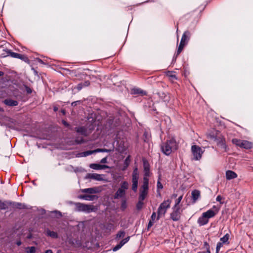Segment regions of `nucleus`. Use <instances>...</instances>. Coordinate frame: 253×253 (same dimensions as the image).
<instances>
[{"instance_id":"nucleus-25","label":"nucleus","mask_w":253,"mask_h":253,"mask_svg":"<svg viewBox=\"0 0 253 253\" xmlns=\"http://www.w3.org/2000/svg\"><path fill=\"white\" fill-rule=\"evenodd\" d=\"M98 192V190L96 187L85 188L82 190V192L89 194L96 193Z\"/></svg>"},{"instance_id":"nucleus-1","label":"nucleus","mask_w":253,"mask_h":253,"mask_svg":"<svg viewBox=\"0 0 253 253\" xmlns=\"http://www.w3.org/2000/svg\"><path fill=\"white\" fill-rule=\"evenodd\" d=\"M161 150L165 155L169 156L173 151L176 150L178 146L175 139L171 138L166 142L162 143L160 145Z\"/></svg>"},{"instance_id":"nucleus-47","label":"nucleus","mask_w":253,"mask_h":253,"mask_svg":"<svg viewBox=\"0 0 253 253\" xmlns=\"http://www.w3.org/2000/svg\"><path fill=\"white\" fill-rule=\"evenodd\" d=\"M222 199V198L220 195H218L216 198V201L219 202L221 204H223V202L221 201Z\"/></svg>"},{"instance_id":"nucleus-22","label":"nucleus","mask_w":253,"mask_h":253,"mask_svg":"<svg viewBox=\"0 0 253 253\" xmlns=\"http://www.w3.org/2000/svg\"><path fill=\"white\" fill-rule=\"evenodd\" d=\"M192 199L194 203H195L200 197V192L198 190H194L192 192Z\"/></svg>"},{"instance_id":"nucleus-6","label":"nucleus","mask_w":253,"mask_h":253,"mask_svg":"<svg viewBox=\"0 0 253 253\" xmlns=\"http://www.w3.org/2000/svg\"><path fill=\"white\" fill-rule=\"evenodd\" d=\"M232 143L237 146L245 149H250L252 147V143L247 140H242L237 138L233 139Z\"/></svg>"},{"instance_id":"nucleus-60","label":"nucleus","mask_w":253,"mask_h":253,"mask_svg":"<svg viewBox=\"0 0 253 253\" xmlns=\"http://www.w3.org/2000/svg\"><path fill=\"white\" fill-rule=\"evenodd\" d=\"M58 110V108L57 106H53V110L54 112L57 111Z\"/></svg>"},{"instance_id":"nucleus-28","label":"nucleus","mask_w":253,"mask_h":253,"mask_svg":"<svg viewBox=\"0 0 253 253\" xmlns=\"http://www.w3.org/2000/svg\"><path fill=\"white\" fill-rule=\"evenodd\" d=\"M230 238V235L228 233L226 234L223 237H221L220 239V241L222 242V243L225 244H229V239Z\"/></svg>"},{"instance_id":"nucleus-5","label":"nucleus","mask_w":253,"mask_h":253,"mask_svg":"<svg viewBox=\"0 0 253 253\" xmlns=\"http://www.w3.org/2000/svg\"><path fill=\"white\" fill-rule=\"evenodd\" d=\"M191 152L193 156V160L199 161L201 159L204 151L199 146L193 145L191 146Z\"/></svg>"},{"instance_id":"nucleus-18","label":"nucleus","mask_w":253,"mask_h":253,"mask_svg":"<svg viewBox=\"0 0 253 253\" xmlns=\"http://www.w3.org/2000/svg\"><path fill=\"white\" fill-rule=\"evenodd\" d=\"M75 130L77 132L80 133L84 136H86L88 135L87 128L85 126L76 127L75 128Z\"/></svg>"},{"instance_id":"nucleus-49","label":"nucleus","mask_w":253,"mask_h":253,"mask_svg":"<svg viewBox=\"0 0 253 253\" xmlns=\"http://www.w3.org/2000/svg\"><path fill=\"white\" fill-rule=\"evenodd\" d=\"M223 243H222V242H219L217 243L216 245V248L217 249V250H220V248L222 247Z\"/></svg>"},{"instance_id":"nucleus-2","label":"nucleus","mask_w":253,"mask_h":253,"mask_svg":"<svg viewBox=\"0 0 253 253\" xmlns=\"http://www.w3.org/2000/svg\"><path fill=\"white\" fill-rule=\"evenodd\" d=\"M129 184L127 181H124L121 182L120 187L118 189L114 195L115 199L125 198L126 191L128 189Z\"/></svg>"},{"instance_id":"nucleus-13","label":"nucleus","mask_w":253,"mask_h":253,"mask_svg":"<svg viewBox=\"0 0 253 253\" xmlns=\"http://www.w3.org/2000/svg\"><path fill=\"white\" fill-rule=\"evenodd\" d=\"M143 165L144 169V175L145 176H150V166L147 160L143 159Z\"/></svg>"},{"instance_id":"nucleus-59","label":"nucleus","mask_w":253,"mask_h":253,"mask_svg":"<svg viewBox=\"0 0 253 253\" xmlns=\"http://www.w3.org/2000/svg\"><path fill=\"white\" fill-rule=\"evenodd\" d=\"M16 244L18 246H19L22 244V242L20 240H18L16 241Z\"/></svg>"},{"instance_id":"nucleus-43","label":"nucleus","mask_w":253,"mask_h":253,"mask_svg":"<svg viewBox=\"0 0 253 253\" xmlns=\"http://www.w3.org/2000/svg\"><path fill=\"white\" fill-rule=\"evenodd\" d=\"M204 248L206 249V251H210V245L206 241L204 242Z\"/></svg>"},{"instance_id":"nucleus-46","label":"nucleus","mask_w":253,"mask_h":253,"mask_svg":"<svg viewBox=\"0 0 253 253\" xmlns=\"http://www.w3.org/2000/svg\"><path fill=\"white\" fill-rule=\"evenodd\" d=\"M25 90L28 94H30L32 92V89L28 86H25Z\"/></svg>"},{"instance_id":"nucleus-16","label":"nucleus","mask_w":253,"mask_h":253,"mask_svg":"<svg viewBox=\"0 0 253 253\" xmlns=\"http://www.w3.org/2000/svg\"><path fill=\"white\" fill-rule=\"evenodd\" d=\"M89 168L96 170H101L108 168V166L105 165H100L98 164H91L89 165Z\"/></svg>"},{"instance_id":"nucleus-27","label":"nucleus","mask_w":253,"mask_h":253,"mask_svg":"<svg viewBox=\"0 0 253 253\" xmlns=\"http://www.w3.org/2000/svg\"><path fill=\"white\" fill-rule=\"evenodd\" d=\"M46 233L47 236L54 239H57L58 237V234L56 232L50 231L48 229L46 230Z\"/></svg>"},{"instance_id":"nucleus-20","label":"nucleus","mask_w":253,"mask_h":253,"mask_svg":"<svg viewBox=\"0 0 253 253\" xmlns=\"http://www.w3.org/2000/svg\"><path fill=\"white\" fill-rule=\"evenodd\" d=\"M209 222V219L204 216V214L199 217L197 222L200 226H203L207 224Z\"/></svg>"},{"instance_id":"nucleus-14","label":"nucleus","mask_w":253,"mask_h":253,"mask_svg":"<svg viewBox=\"0 0 253 253\" xmlns=\"http://www.w3.org/2000/svg\"><path fill=\"white\" fill-rule=\"evenodd\" d=\"M129 236H127V237L123 239L120 241V242L118 244H117L116 246L113 248L112 251L113 252L117 251L118 250L120 249L125 244L127 243L129 241Z\"/></svg>"},{"instance_id":"nucleus-4","label":"nucleus","mask_w":253,"mask_h":253,"mask_svg":"<svg viewBox=\"0 0 253 253\" xmlns=\"http://www.w3.org/2000/svg\"><path fill=\"white\" fill-rule=\"evenodd\" d=\"M76 209L77 211H82L85 213H90L92 211H95L96 209L93 205H86L81 203H77L75 204Z\"/></svg>"},{"instance_id":"nucleus-55","label":"nucleus","mask_w":253,"mask_h":253,"mask_svg":"<svg viewBox=\"0 0 253 253\" xmlns=\"http://www.w3.org/2000/svg\"><path fill=\"white\" fill-rule=\"evenodd\" d=\"M107 162V158L105 157L103 159H102L100 161V163L102 164H105Z\"/></svg>"},{"instance_id":"nucleus-33","label":"nucleus","mask_w":253,"mask_h":253,"mask_svg":"<svg viewBox=\"0 0 253 253\" xmlns=\"http://www.w3.org/2000/svg\"><path fill=\"white\" fill-rule=\"evenodd\" d=\"M127 208V203L126 198L122 199L121 204V209L122 211H124Z\"/></svg>"},{"instance_id":"nucleus-36","label":"nucleus","mask_w":253,"mask_h":253,"mask_svg":"<svg viewBox=\"0 0 253 253\" xmlns=\"http://www.w3.org/2000/svg\"><path fill=\"white\" fill-rule=\"evenodd\" d=\"M185 44L180 42L179 45L178 47V49H177V50L176 53V56L178 55L180 53V52L183 50V48L184 46H185Z\"/></svg>"},{"instance_id":"nucleus-58","label":"nucleus","mask_w":253,"mask_h":253,"mask_svg":"<svg viewBox=\"0 0 253 253\" xmlns=\"http://www.w3.org/2000/svg\"><path fill=\"white\" fill-rule=\"evenodd\" d=\"M83 84V86H87L90 84V82L88 81H85Z\"/></svg>"},{"instance_id":"nucleus-61","label":"nucleus","mask_w":253,"mask_h":253,"mask_svg":"<svg viewBox=\"0 0 253 253\" xmlns=\"http://www.w3.org/2000/svg\"><path fill=\"white\" fill-rule=\"evenodd\" d=\"M37 60L39 63H41V64H43V62L42 59H41L40 58H37Z\"/></svg>"},{"instance_id":"nucleus-15","label":"nucleus","mask_w":253,"mask_h":253,"mask_svg":"<svg viewBox=\"0 0 253 253\" xmlns=\"http://www.w3.org/2000/svg\"><path fill=\"white\" fill-rule=\"evenodd\" d=\"M86 179H92L97 181L103 180L102 175L97 173H87L85 177Z\"/></svg>"},{"instance_id":"nucleus-40","label":"nucleus","mask_w":253,"mask_h":253,"mask_svg":"<svg viewBox=\"0 0 253 253\" xmlns=\"http://www.w3.org/2000/svg\"><path fill=\"white\" fill-rule=\"evenodd\" d=\"M95 153L97 152H111V150L106 149H96L95 150Z\"/></svg>"},{"instance_id":"nucleus-23","label":"nucleus","mask_w":253,"mask_h":253,"mask_svg":"<svg viewBox=\"0 0 253 253\" xmlns=\"http://www.w3.org/2000/svg\"><path fill=\"white\" fill-rule=\"evenodd\" d=\"M3 103L8 106H16L18 104L17 101L11 99H6L3 101Z\"/></svg>"},{"instance_id":"nucleus-10","label":"nucleus","mask_w":253,"mask_h":253,"mask_svg":"<svg viewBox=\"0 0 253 253\" xmlns=\"http://www.w3.org/2000/svg\"><path fill=\"white\" fill-rule=\"evenodd\" d=\"M6 126L14 130L19 129V125L18 122L14 119L9 118L8 122L6 124Z\"/></svg>"},{"instance_id":"nucleus-7","label":"nucleus","mask_w":253,"mask_h":253,"mask_svg":"<svg viewBox=\"0 0 253 253\" xmlns=\"http://www.w3.org/2000/svg\"><path fill=\"white\" fill-rule=\"evenodd\" d=\"M182 211L181 208H174V207H173L172 212L170 214V218L173 221H178L180 219Z\"/></svg>"},{"instance_id":"nucleus-34","label":"nucleus","mask_w":253,"mask_h":253,"mask_svg":"<svg viewBox=\"0 0 253 253\" xmlns=\"http://www.w3.org/2000/svg\"><path fill=\"white\" fill-rule=\"evenodd\" d=\"M183 198V196L181 195L175 201V204L173 207L174 208H180V206H179V204L180 203L182 199Z\"/></svg>"},{"instance_id":"nucleus-54","label":"nucleus","mask_w":253,"mask_h":253,"mask_svg":"<svg viewBox=\"0 0 253 253\" xmlns=\"http://www.w3.org/2000/svg\"><path fill=\"white\" fill-rule=\"evenodd\" d=\"M156 217V214L155 212H153L151 215V218L152 221H154Z\"/></svg>"},{"instance_id":"nucleus-38","label":"nucleus","mask_w":253,"mask_h":253,"mask_svg":"<svg viewBox=\"0 0 253 253\" xmlns=\"http://www.w3.org/2000/svg\"><path fill=\"white\" fill-rule=\"evenodd\" d=\"M160 180H161V175H160L159 176L158 181H157V187L158 190L162 189L163 188V186L162 184L161 183Z\"/></svg>"},{"instance_id":"nucleus-63","label":"nucleus","mask_w":253,"mask_h":253,"mask_svg":"<svg viewBox=\"0 0 253 253\" xmlns=\"http://www.w3.org/2000/svg\"><path fill=\"white\" fill-rule=\"evenodd\" d=\"M45 253H53L51 250H47L45 251Z\"/></svg>"},{"instance_id":"nucleus-48","label":"nucleus","mask_w":253,"mask_h":253,"mask_svg":"<svg viewBox=\"0 0 253 253\" xmlns=\"http://www.w3.org/2000/svg\"><path fill=\"white\" fill-rule=\"evenodd\" d=\"M83 83H81L80 84H79L77 85L76 88L78 90H81L83 88Z\"/></svg>"},{"instance_id":"nucleus-30","label":"nucleus","mask_w":253,"mask_h":253,"mask_svg":"<svg viewBox=\"0 0 253 253\" xmlns=\"http://www.w3.org/2000/svg\"><path fill=\"white\" fill-rule=\"evenodd\" d=\"M125 232L124 230H120L116 234V236L115 237V240L118 241L121 238H124L125 237Z\"/></svg>"},{"instance_id":"nucleus-42","label":"nucleus","mask_w":253,"mask_h":253,"mask_svg":"<svg viewBox=\"0 0 253 253\" xmlns=\"http://www.w3.org/2000/svg\"><path fill=\"white\" fill-rule=\"evenodd\" d=\"M132 190L134 192H136L138 187V182H132Z\"/></svg>"},{"instance_id":"nucleus-41","label":"nucleus","mask_w":253,"mask_h":253,"mask_svg":"<svg viewBox=\"0 0 253 253\" xmlns=\"http://www.w3.org/2000/svg\"><path fill=\"white\" fill-rule=\"evenodd\" d=\"M167 75L171 78V79L175 80L177 79L176 76L174 74H173V72L171 71H168L167 73Z\"/></svg>"},{"instance_id":"nucleus-12","label":"nucleus","mask_w":253,"mask_h":253,"mask_svg":"<svg viewBox=\"0 0 253 253\" xmlns=\"http://www.w3.org/2000/svg\"><path fill=\"white\" fill-rule=\"evenodd\" d=\"M8 205L10 206H11L13 208L18 209H28L27 206L25 204L15 202H8Z\"/></svg>"},{"instance_id":"nucleus-17","label":"nucleus","mask_w":253,"mask_h":253,"mask_svg":"<svg viewBox=\"0 0 253 253\" xmlns=\"http://www.w3.org/2000/svg\"><path fill=\"white\" fill-rule=\"evenodd\" d=\"M190 33L188 31H185L182 35L180 42L186 44L189 40Z\"/></svg>"},{"instance_id":"nucleus-11","label":"nucleus","mask_w":253,"mask_h":253,"mask_svg":"<svg viewBox=\"0 0 253 253\" xmlns=\"http://www.w3.org/2000/svg\"><path fill=\"white\" fill-rule=\"evenodd\" d=\"M7 54L8 56H10L13 58L20 59L25 62L28 61V58L24 55L14 52L10 50H8L7 51Z\"/></svg>"},{"instance_id":"nucleus-62","label":"nucleus","mask_w":253,"mask_h":253,"mask_svg":"<svg viewBox=\"0 0 253 253\" xmlns=\"http://www.w3.org/2000/svg\"><path fill=\"white\" fill-rule=\"evenodd\" d=\"M198 253H211V251H201L199 252Z\"/></svg>"},{"instance_id":"nucleus-57","label":"nucleus","mask_w":253,"mask_h":253,"mask_svg":"<svg viewBox=\"0 0 253 253\" xmlns=\"http://www.w3.org/2000/svg\"><path fill=\"white\" fill-rule=\"evenodd\" d=\"M62 124L66 127H68L70 125L68 123H67L66 121H65V120H63L62 121Z\"/></svg>"},{"instance_id":"nucleus-32","label":"nucleus","mask_w":253,"mask_h":253,"mask_svg":"<svg viewBox=\"0 0 253 253\" xmlns=\"http://www.w3.org/2000/svg\"><path fill=\"white\" fill-rule=\"evenodd\" d=\"M10 201H4V202H1V203L0 204V209L1 210H4L8 208V202Z\"/></svg>"},{"instance_id":"nucleus-44","label":"nucleus","mask_w":253,"mask_h":253,"mask_svg":"<svg viewBox=\"0 0 253 253\" xmlns=\"http://www.w3.org/2000/svg\"><path fill=\"white\" fill-rule=\"evenodd\" d=\"M134 93L135 94H143L144 91L142 90H141L140 89L136 88L134 89Z\"/></svg>"},{"instance_id":"nucleus-35","label":"nucleus","mask_w":253,"mask_h":253,"mask_svg":"<svg viewBox=\"0 0 253 253\" xmlns=\"http://www.w3.org/2000/svg\"><path fill=\"white\" fill-rule=\"evenodd\" d=\"M25 251L27 253H35L36 252V248L34 246L27 247L26 248Z\"/></svg>"},{"instance_id":"nucleus-26","label":"nucleus","mask_w":253,"mask_h":253,"mask_svg":"<svg viewBox=\"0 0 253 253\" xmlns=\"http://www.w3.org/2000/svg\"><path fill=\"white\" fill-rule=\"evenodd\" d=\"M158 95L159 97L162 99V100L165 102H167L169 101V97L168 95H167L165 92H161L158 93Z\"/></svg>"},{"instance_id":"nucleus-50","label":"nucleus","mask_w":253,"mask_h":253,"mask_svg":"<svg viewBox=\"0 0 253 253\" xmlns=\"http://www.w3.org/2000/svg\"><path fill=\"white\" fill-rule=\"evenodd\" d=\"M75 141H76V142L77 144H81V143H83L84 142V140L82 138H81L80 139H79L77 138Z\"/></svg>"},{"instance_id":"nucleus-9","label":"nucleus","mask_w":253,"mask_h":253,"mask_svg":"<svg viewBox=\"0 0 253 253\" xmlns=\"http://www.w3.org/2000/svg\"><path fill=\"white\" fill-rule=\"evenodd\" d=\"M212 208L215 209L214 211L211 209H210L202 213L203 214H204V216L206 217L208 219L210 218L214 217L218 213L219 211V209H217L215 206H213Z\"/></svg>"},{"instance_id":"nucleus-31","label":"nucleus","mask_w":253,"mask_h":253,"mask_svg":"<svg viewBox=\"0 0 253 253\" xmlns=\"http://www.w3.org/2000/svg\"><path fill=\"white\" fill-rule=\"evenodd\" d=\"M148 194V192L140 190V194L138 197V200L144 201Z\"/></svg>"},{"instance_id":"nucleus-56","label":"nucleus","mask_w":253,"mask_h":253,"mask_svg":"<svg viewBox=\"0 0 253 253\" xmlns=\"http://www.w3.org/2000/svg\"><path fill=\"white\" fill-rule=\"evenodd\" d=\"M129 162V156H128L125 160V163L126 165V167L128 165Z\"/></svg>"},{"instance_id":"nucleus-3","label":"nucleus","mask_w":253,"mask_h":253,"mask_svg":"<svg viewBox=\"0 0 253 253\" xmlns=\"http://www.w3.org/2000/svg\"><path fill=\"white\" fill-rule=\"evenodd\" d=\"M171 201L169 199L164 201L159 206L157 211V220L162 216H164L167 212V210L170 207Z\"/></svg>"},{"instance_id":"nucleus-64","label":"nucleus","mask_w":253,"mask_h":253,"mask_svg":"<svg viewBox=\"0 0 253 253\" xmlns=\"http://www.w3.org/2000/svg\"><path fill=\"white\" fill-rule=\"evenodd\" d=\"M54 212L57 213L58 214V215L60 216H62V214H61V213L60 212V211H54Z\"/></svg>"},{"instance_id":"nucleus-29","label":"nucleus","mask_w":253,"mask_h":253,"mask_svg":"<svg viewBox=\"0 0 253 253\" xmlns=\"http://www.w3.org/2000/svg\"><path fill=\"white\" fill-rule=\"evenodd\" d=\"M94 153H95V150L84 151V152L79 153V157H84L88 156L93 154Z\"/></svg>"},{"instance_id":"nucleus-24","label":"nucleus","mask_w":253,"mask_h":253,"mask_svg":"<svg viewBox=\"0 0 253 253\" xmlns=\"http://www.w3.org/2000/svg\"><path fill=\"white\" fill-rule=\"evenodd\" d=\"M79 198L81 199H83L86 201H93L95 199H96L97 197L96 195H80Z\"/></svg>"},{"instance_id":"nucleus-37","label":"nucleus","mask_w":253,"mask_h":253,"mask_svg":"<svg viewBox=\"0 0 253 253\" xmlns=\"http://www.w3.org/2000/svg\"><path fill=\"white\" fill-rule=\"evenodd\" d=\"M143 201H141L138 200V202L136 204V208L138 211H140L143 208Z\"/></svg>"},{"instance_id":"nucleus-39","label":"nucleus","mask_w":253,"mask_h":253,"mask_svg":"<svg viewBox=\"0 0 253 253\" xmlns=\"http://www.w3.org/2000/svg\"><path fill=\"white\" fill-rule=\"evenodd\" d=\"M149 184L143 183L140 190L148 192Z\"/></svg>"},{"instance_id":"nucleus-53","label":"nucleus","mask_w":253,"mask_h":253,"mask_svg":"<svg viewBox=\"0 0 253 253\" xmlns=\"http://www.w3.org/2000/svg\"><path fill=\"white\" fill-rule=\"evenodd\" d=\"M153 221L150 220L147 225V229H149L151 227H152V225H153Z\"/></svg>"},{"instance_id":"nucleus-19","label":"nucleus","mask_w":253,"mask_h":253,"mask_svg":"<svg viewBox=\"0 0 253 253\" xmlns=\"http://www.w3.org/2000/svg\"><path fill=\"white\" fill-rule=\"evenodd\" d=\"M139 173L138 169L136 167L134 169L132 174V182H138Z\"/></svg>"},{"instance_id":"nucleus-45","label":"nucleus","mask_w":253,"mask_h":253,"mask_svg":"<svg viewBox=\"0 0 253 253\" xmlns=\"http://www.w3.org/2000/svg\"><path fill=\"white\" fill-rule=\"evenodd\" d=\"M149 176H145V175H144L143 183H144V184H149V178H148V177Z\"/></svg>"},{"instance_id":"nucleus-8","label":"nucleus","mask_w":253,"mask_h":253,"mask_svg":"<svg viewBox=\"0 0 253 253\" xmlns=\"http://www.w3.org/2000/svg\"><path fill=\"white\" fill-rule=\"evenodd\" d=\"M211 137L215 141H216L217 145L220 148L223 149L225 151L227 149V145L225 143V140L223 138L217 137L214 135H211Z\"/></svg>"},{"instance_id":"nucleus-52","label":"nucleus","mask_w":253,"mask_h":253,"mask_svg":"<svg viewBox=\"0 0 253 253\" xmlns=\"http://www.w3.org/2000/svg\"><path fill=\"white\" fill-rule=\"evenodd\" d=\"M81 102V101L80 100H78V101H74V102H73L72 103H71V105L72 106H76V105H77L78 104H80Z\"/></svg>"},{"instance_id":"nucleus-51","label":"nucleus","mask_w":253,"mask_h":253,"mask_svg":"<svg viewBox=\"0 0 253 253\" xmlns=\"http://www.w3.org/2000/svg\"><path fill=\"white\" fill-rule=\"evenodd\" d=\"M29 231H30L29 233L27 235V236L26 237L27 239H31L33 238V235L31 233L32 230L30 229Z\"/></svg>"},{"instance_id":"nucleus-21","label":"nucleus","mask_w":253,"mask_h":253,"mask_svg":"<svg viewBox=\"0 0 253 253\" xmlns=\"http://www.w3.org/2000/svg\"><path fill=\"white\" fill-rule=\"evenodd\" d=\"M237 177V174L232 170H228L226 171V178L227 180L234 179Z\"/></svg>"}]
</instances>
